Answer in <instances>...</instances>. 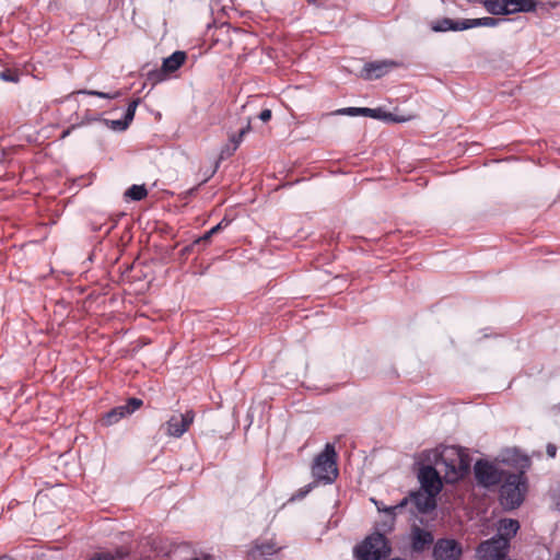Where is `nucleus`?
<instances>
[{
    "label": "nucleus",
    "mask_w": 560,
    "mask_h": 560,
    "mask_svg": "<svg viewBox=\"0 0 560 560\" xmlns=\"http://www.w3.org/2000/svg\"><path fill=\"white\" fill-rule=\"evenodd\" d=\"M527 492V478L523 471L506 474L500 488V503L504 510L518 508Z\"/></svg>",
    "instance_id": "obj_1"
},
{
    "label": "nucleus",
    "mask_w": 560,
    "mask_h": 560,
    "mask_svg": "<svg viewBox=\"0 0 560 560\" xmlns=\"http://www.w3.org/2000/svg\"><path fill=\"white\" fill-rule=\"evenodd\" d=\"M438 466L445 467V478L448 482H454L464 477L470 469V458L460 448L448 447L436 460Z\"/></svg>",
    "instance_id": "obj_2"
},
{
    "label": "nucleus",
    "mask_w": 560,
    "mask_h": 560,
    "mask_svg": "<svg viewBox=\"0 0 560 560\" xmlns=\"http://www.w3.org/2000/svg\"><path fill=\"white\" fill-rule=\"evenodd\" d=\"M390 551L387 538L381 533H373L354 547L353 555L358 560H383Z\"/></svg>",
    "instance_id": "obj_3"
},
{
    "label": "nucleus",
    "mask_w": 560,
    "mask_h": 560,
    "mask_svg": "<svg viewBox=\"0 0 560 560\" xmlns=\"http://www.w3.org/2000/svg\"><path fill=\"white\" fill-rule=\"evenodd\" d=\"M312 474L317 480L325 483L335 481L338 476V468L337 453L332 444L327 443L324 451L314 458Z\"/></svg>",
    "instance_id": "obj_4"
},
{
    "label": "nucleus",
    "mask_w": 560,
    "mask_h": 560,
    "mask_svg": "<svg viewBox=\"0 0 560 560\" xmlns=\"http://www.w3.org/2000/svg\"><path fill=\"white\" fill-rule=\"evenodd\" d=\"M408 504H412L415 506V510H411L412 513H428L435 508V494L424 490L411 492L409 497L404 498L398 504L389 506L387 512L389 515L394 516L396 511L402 510Z\"/></svg>",
    "instance_id": "obj_5"
},
{
    "label": "nucleus",
    "mask_w": 560,
    "mask_h": 560,
    "mask_svg": "<svg viewBox=\"0 0 560 560\" xmlns=\"http://www.w3.org/2000/svg\"><path fill=\"white\" fill-rule=\"evenodd\" d=\"M510 545L505 538L493 536L479 544L476 549L478 560H504L509 553Z\"/></svg>",
    "instance_id": "obj_6"
},
{
    "label": "nucleus",
    "mask_w": 560,
    "mask_h": 560,
    "mask_svg": "<svg viewBox=\"0 0 560 560\" xmlns=\"http://www.w3.org/2000/svg\"><path fill=\"white\" fill-rule=\"evenodd\" d=\"M474 471L477 482L486 488L498 485L506 475L487 460H478Z\"/></svg>",
    "instance_id": "obj_7"
},
{
    "label": "nucleus",
    "mask_w": 560,
    "mask_h": 560,
    "mask_svg": "<svg viewBox=\"0 0 560 560\" xmlns=\"http://www.w3.org/2000/svg\"><path fill=\"white\" fill-rule=\"evenodd\" d=\"M185 51H174L170 57L163 60L162 67L159 70H151L148 72V80L152 83L163 81L167 74L175 72L186 60Z\"/></svg>",
    "instance_id": "obj_8"
},
{
    "label": "nucleus",
    "mask_w": 560,
    "mask_h": 560,
    "mask_svg": "<svg viewBox=\"0 0 560 560\" xmlns=\"http://www.w3.org/2000/svg\"><path fill=\"white\" fill-rule=\"evenodd\" d=\"M463 555V549L459 542L454 539L442 538L439 539L433 548L434 560H459Z\"/></svg>",
    "instance_id": "obj_9"
},
{
    "label": "nucleus",
    "mask_w": 560,
    "mask_h": 560,
    "mask_svg": "<svg viewBox=\"0 0 560 560\" xmlns=\"http://www.w3.org/2000/svg\"><path fill=\"white\" fill-rule=\"evenodd\" d=\"M195 418L191 410L185 413L173 415L165 423L166 434L173 438H180L190 427Z\"/></svg>",
    "instance_id": "obj_10"
},
{
    "label": "nucleus",
    "mask_w": 560,
    "mask_h": 560,
    "mask_svg": "<svg viewBox=\"0 0 560 560\" xmlns=\"http://www.w3.org/2000/svg\"><path fill=\"white\" fill-rule=\"evenodd\" d=\"M419 480L424 491L438 494L442 489V481L436 468L428 465L423 466L419 471Z\"/></svg>",
    "instance_id": "obj_11"
},
{
    "label": "nucleus",
    "mask_w": 560,
    "mask_h": 560,
    "mask_svg": "<svg viewBox=\"0 0 560 560\" xmlns=\"http://www.w3.org/2000/svg\"><path fill=\"white\" fill-rule=\"evenodd\" d=\"M434 542V536L430 530L413 525L410 530V547L412 552L421 553Z\"/></svg>",
    "instance_id": "obj_12"
},
{
    "label": "nucleus",
    "mask_w": 560,
    "mask_h": 560,
    "mask_svg": "<svg viewBox=\"0 0 560 560\" xmlns=\"http://www.w3.org/2000/svg\"><path fill=\"white\" fill-rule=\"evenodd\" d=\"M396 66L397 63L390 60L368 62L363 67V78L366 80L380 79Z\"/></svg>",
    "instance_id": "obj_13"
},
{
    "label": "nucleus",
    "mask_w": 560,
    "mask_h": 560,
    "mask_svg": "<svg viewBox=\"0 0 560 560\" xmlns=\"http://www.w3.org/2000/svg\"><path fill=\"white\" fill-rule=\"evenodd\" d=\"M431 30L433 32H448V31H465L467 30L466 19L465 20H452L448 18H443L438 20L431 24Z\"/></svg>",
    "instance_id": "obj_14"
},
{
    "label": "nucleus",
    "mask_w": 560,
    "mask_h": 560,
    "mask_svg": "<svg viewBox=\"0 0 560 560\" xmlns=\"http://www.w3.org/2000/svg\"><path fill=\"white\" fill-rule=\"evenodd\" d=\"M518 529V521L513 518H503L499 522L498 533L495 536H501V538H505L510 544L511 539L516 535Z\"/></svg>",
    "instance_id": "obj_15"
},
{
    "label": "nucleus",
    "mask_w": 560,
    "mask_h": 560,
    "mask_svg": "<svg viewBox=\"0 0 560 560\" xmlns=\"http://www.w3.org/2000/svg\"><path fill=\"white\" fill-rule=\"evenodd\" d=\"M281 549L282 546H278L273 540H268L261 544H256L250 550L249 556L256 560L259 557L272 556Z\"/></svg>",
    "instance_id": "obj_16"
},
{
    "label": "nucleus",
    "mask_w": 560,
    "mask_h": 560,
    "mask_svg": "<svg viewBox=\"0 0 560 560\" xmlns=\"http://www.w3.org/2000/svg\"><path fill=\"white\" fill-rule=\"evenodd\" d=\"M535 0H505L506 15L517 12H533L536 10Z\"/></svg>",
    "instance_id": "obj_17"
},
{
    "label": "nucleus",
    "mask_w": 560,
    "mask_h": 560,
    "mask_svg": "<svg viewBox=\"0 0 560 560\" xmlns=\"http://www.w3.org/2000/svg\"><path fill=\"white\" fill-rule=\"evenodd\" d=\"M506 21L505 19L500 18H491V16H485V18H477V19H466V25L467 30L474 28V27H495L501 22Z\"/></svg>",
    "instance_id": "obj_18"
},
{
    "label": "nucleus",
    "mask_w": 560,
    "mask_h": 560,
    "mask_svg": "<svg viewBox=\"0 0 560 560\" xmlns=\"http://www.w3.org/2000/svg\"><path fill=\"white\" fill-rule=\"evenodd\" d=\"M127 416H129L128 408L125 405H120L109 410L104 416L103 421L106 425H113Z\"/></svg>",
    "instance_id": "obj_19"
},
{
    "label": "nucleus",
    "mask_w": 560,
    "mask_h": 560,
    "mask_svg": "<svg viewBox=\"0 0 560 560\" xmlns=\"http://www.w3.org/2000/svg\"><path fill=\"white\" fill-rule=\"evenodd\" d=\"M481 3L492 15H506L505 0H482Z\"/></svg>",
    "instance_id": "obj_20"
},
{
    "label": "nucleus",
    "mask_w": 560,
    "mask_h": 560,
    "mask_svg": "<svg viewBox=\"0 0 560 560\" xmlns=\"http://www.w3.org/2000/svg\"><path fill=\"white\" fill-rule=\"evenodd\" d=\"M363 116L372 117L376 119H384L387 121H402V119L394 118L392 114L383 112L381 108H368L363 109Z\"/></svg>",
    "instance_id": "obj_21"
},
{
    "label": "nucleus",
    "mask_w": 560,
    "mask_h": 560,
    "mask_svg": "<svg viewBox=\"0 0 560 560\" xmlns=\"http://www.w3.org/2000/svg\"><path fill=\"white\" fill-rule=\"evenodd\" d=\"M231 223V220L223 218L215 226L207 231L201 237L197 238L195 243L209 242V240Z\"/></svg>",
    "instance_id": "obj_22"
},
{
    "label": "nucleus",
    "mask_w": 560,
    "mask_h": 560,
    "mask_svg": "<svg viewBox=\"0 0 560 560\" xmlns=\"http://www.w3.org/2000/svg\"><path fill=\"white\" fill-rule=\"evenodd\" d=\"M147 195H148V190L144 187V185H132L125 192V196L127 198H130L131 200H135V201L142 200L143 198L147 197Z\"/></svg>",
    "instance_id": "obj_23"
},
{
    "label": "nucleus",
    "mask_w": 560,
    "mask_h": 560,
    "mask_svg": "<svg viewBox=\"0 0 560 560\" xmlns=\"http://www.w3.org/2000/svg\"><path fill=\"white\" fill-rule=\"evenodd\" d=\"M78 93L86 94V95H91V96H97V97H101V98H108V100H114V98H117V97H119L121 95L120 91L101 92V91H96V90H81Z\"/></svg>",
    "instance_id": "obj_24"
},
{
    "label": "nucleus",
    "mask_w": 560,
    "mask_h": 560,
    "mask_svg": "<svg viewBox=\"0 0 560 560\" xmlns=\"http://www.w3.org/2000/svg\"><path fill=\"white\" fill-rule=\"evenodd\" d=\"M252 130L250 118L247 119V124L237 133L230 137V142L235 143L237 147L243 141L244 137Z\"/></svg>",
    "instance_id": "obj_25"
},
{
    "label": "nucleus",
    "mask_w": 560,
    "mask_h": 560,
    "mask_svg": "<svg viewBox=\"0 0 560 560\" xmlns=\"http://www.w3.org/2000/svg\"><path fill=\"white\" fill-rule=\"evenodd\" d=\"M139 103H140V100L137 98V100L131 101L128 104V107H127L125 116H124V120H126L128 125H130V122L133 120L135 113H136V109H137Z\"/></svg>",
    "instance_id": "obj_26"
},
{
    "label": "nucleus",
    "mask_w": 560,
    "mask_h": 560,
    "mask_svg": "<svg viewBox=\"0 0 560 560\" xmlns=\"http://www.w3.org/2000/svg\"><path fill=\"white\" fill-rule=\"evenodd\" d=\"M365 107H346V108H341V109H338L336 112L337 115H348V116H363V109Z\"/></svg>",
    "instance_id": "obj_27"
},
{
    "label": "nucleus",
    "mask_w": 560,
    "mask_h": 560,
    "mask_svg": "<svg viewBox=\"0 0 560 560\" xmlns=\"http://www.w3.org/2000/svg\"><path fill=\"white\" fill-rule=\"evenodd\" d=\"M106 122L113 130H117V131H124L129 127V125L127 124L126 120H124V118L115 119V120H107Z\"/></svg>",
    "instance_id": "obj_28"
},
{
    "label": "nucleus",
    "mask_w": 560,
    "mask_h": 560,
    "mask_svg": "<svg viewBox=\"0 0 560 560\" xmlns=\"http://www.w3.org/2000/svg\"><path fill=\"white\" fill-rule=\"evenodd\" d=\"M237 145L235 143H228L225 144L220 152V159H226L234 154V152L237 150Z\"/></svg>",
    "instance_id": "obj_29"
},
{
    "label": "nucleus",
    "mask_w": 560,
    "mask_h": 560,
    "mask_svg": "<svg viewBox=\"0 0 560 560\" xmlns=\"http://www.w3.org/2000/svg\"><path fill=\"white\" fill-rule=\"evenodd\" d=\"M141 405H142V400L139 398H135V397L129 398L128 401L125 404V406L129 410V415H131L137 409H139L141 407Z\"/></svg>",
    "instance_id": "obj_30"
},
{
    "label": "nucleus",
    "mask_w": 560,
    "mask_h": 560,
    "mask_svg": "<svg viewBox=\"0 0 560 560\" xmlns=\"http://www.w3.org/2000/svg\"><path fill=\"white\" fill-rule=\"evenodd\" d=\"M271 110L268 109V108H265L260 112V114L258 115V118L264 121V122H267L271 119Z\"/></svg>",
    "instance_id": "obj_31"
},
{
    "label": "nucleus",
    "mask_w": 560,
    "mask_h": 560,
    "mask_svg": "<svg viewBox=\"0 0 560 560\" xmlns=\"http://www.w3.org/2000/svg\"><path fill=\"white\" fill-rule=\"evenodd\" d=\"M91 560H117V559L110 553H98V555L94 556Z\"/></svg>",
    "instance_id": "obj_32"
},
{
    "label": "nucleus",
    "mask_w": 560,
    "mask_h": 560,
    "mask_svg": "<svg viewBox=\"0 0 560 560\" xmlns=\"http://www.w3.org/2000/svg\"><path fill=\"white\" fill-rule=\"evenodd\" d=\"M547 455L551 458L556 457L557 446L555 444L549 443L546 448Z\"/></svg>",
    "instance_id": "obj_33"
},
{
    "label": "nucleus",
    "mask_w": 560,
    "mask_h": 560,
    "mask_svg": "<svg viewBox=\"0 0 560 560\" xmlns=\"http://www.w3.org/2000/svg\"><path fill=\"white\" fill-rule=\"evenodd\" d=\"M198 244H199V243H195V242H194L192 244L185 246V247L180 250L182 256H186V255H188L189 253H191V252L194 250V247H195L196 245H198Z\"/></svg>",
    "instance_id": "obj_34"
},
{
    "label": "nucleus",
    "mask_w": 560,
    "mask_h": 560,
    "mask_svg": "<svg viewBox=\"0 0 560 560\" xmlns=\"http://www.w3.org/2000/svg\"><path fill=\"white\" fill-rule=\"evenodd\" d=\"M312 490V485H307L303 489L300 490L299 494L295 498H304Z\"/></svg>",
    "instance_id": "obj_35"
},
{
    "label": "nucleus",
    "mask_w": 560,
    "mask_h": 560,
    "mask_svg": "<svg viewBox=\"0 0 560 560\" xmlns=\"http://www.w3.org/2000/svg\"><path fill=\"white\" fill-rule=\"evenodd\" d=\"M0 77L4 81H11V82H15L16 81L15 77L11 75L10 73H8L5 71L1 72Z\"/></svg>",
    "instance_id": "obj_36"
},
{
    "label": "nucleus",
    "mask_w": 560,
    "mask_h": 560,
    "mask_svg": "<svg viewBox=\"0 0 560 560\" xmlns=\"http://www.w3.org/2000/svg\"><path fill=\"white\" fill-rule=\"evenodd\" d=\"M375 504H376V506H377V510H378V511H385L387 514H389V513L387 512V509H388L389 506H387V508H384V509H383V508H382V505H378V503H377V502H375Z\"/></svg>",
    "instance_id": "obj_37"
},
{
    "label": "nucleus",
    "mask_w": 560,
    "mask_h": 560,
    "mask_svg": "<svg viewBox=\"0 0 560 560\" xmlns=\"http://www.w3.org/2000/svg\"><path fill=\"white\" fill-rule=\"evenodd\" d=\"M191 560H213L211 556H206L203 559L194 558Z\"/></svg>",
    "instance_id": "obj_38"
},
{
    "label": "nucleus",
    "mask_w": 560,
    "mask_h": 560,
    "mask_svg": "<svg viewBox=\"0 0 560 560\" xmlns=\"http://www.w3.org/2000/svg\"><path fill=\"white\" fill-rule=\"evenodd\" d=\"M0 560H14V559H12L11 557H8V556H2V557H0Z\"/></svg>",
    "instance_id": "obj_39"
},
{
    "label": "nucleus",
    "mask_w": 560,
    "mask_h": 560,
    "mask_svg": "<svg viewBox=\"0 0 560 560\" xmlns=\"http://www.w3.org/2000/svg\"><path fill=\"white\" fill-rule=\"evenodd\" d=\"M69 135V130L63 131L62 137H67Z\"/></svg>",
    "instance_id": "obj_40"
},
{
    "label": "nucleus",
    "mask_w": 560,
    "mask_h": 560,
    "mask_svg": "<svg viewBox=\"0 0 560 560\" xmlns=\"http://www.w3.org/2000/svg\"><path fill=\"white\" fill-rule=\"evenodd\" d=\"M555 560H560V553L556 556Z\"/></svg>",
    "instance_id": "obj_41"
}]
</instances>
